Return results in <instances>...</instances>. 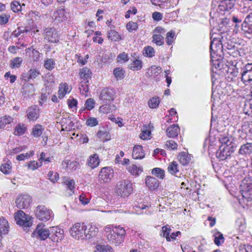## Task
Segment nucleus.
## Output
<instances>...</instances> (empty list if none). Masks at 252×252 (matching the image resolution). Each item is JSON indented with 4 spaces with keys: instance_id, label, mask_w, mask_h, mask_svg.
<instances>
[{
    "instance_id": "16",
    "label": "nucleus",
    "mask_w": 252,
    "mask_h": 252,
    "mask_svg": "<svg viewBox=\"0 0 252 252\" xmlns=\"http://www.w3.org/2000/svg\"><path fill=\"white\" fill-rule=\"evenodd\" d=\"M27 118L30 121H35L39 117V108L37 105L30 107L27 111Z\"/></svg>"
},
{
    "instance_id": "56",
    "label": "nucleus",
    "mask_w": 252,
    "mask_h": 252,
    "mask_svg": "<svg viewBox=\"0 0 252 252\" xmlns=\"http://www.w3.org/2000/svg\"><path fill=\"white\" fill-rule=\"evenodd\" d=\"M25 130L26 128L24 125L19 124L15 127L14 133L17 135H22L25 133Z\"/></svg>"
},
{
    "instance_id": "44",
    "label": "nucleus",
    "mask_w": 252,
    "mask_h": 252,
    "mask_svg": "<svg viewBox=\"0 0 252 252\" xmlns=\"http://www.w3.org/2000/svg\"><path fill=\"white\" fill-rule=\"evenodd\" d=\"M125 70L121 67H116L113 70V74L117 80L124 78Z\"/></svg>"
},
{
    "instance_id": "47",
    "label": "nucleus",
    "mask_w": 252,
    "mask_h": 252,
    "mask_svg": "<svg viewBox=\"0 0 252 252\" xmlns=\"http://www.w3.org/2000/svg\"><path fill=\"white\" fill-rule=\"evenodd\" d=\"M244 110L246 114L249 115H252V99L246 101Z\"/></svg>"
},
{
    "instance_id": "32",
    "label": "nucleus",
    "mask_w": 252,
    "mask_h": 252,
    "mask_svg": "<svg viewBox=\"0 0 252 252\" xmlns=\"http://www.w3.org/2000/svg\"><path fill=\"white\" fill-rule=\"evenodd\" d=\"M13 119L10 116L5 115L0 118V129L3 128L7 125L10 124Z\"/></svg>"
},
{
    "instance_id": "36",
    "label": "nucleus",
    "mask_w": 252,
    "mask_h": 252,
    "mask_svg": "<svg viewBox=\"0 0 252 252\" xmlns=\"http://www.w3.org/2000/svg\"><path fill=\"white\" fill-rule=\"evenodd\" d=\"M142 67V63L141 60L138 59H134L129 65V68L137 71L140 70Z\"/></svg>"
},
{
    "instance_id": "5",
    "label": "nucleus",
    "mask_w": 252,
    "mask_h": 252,
    "mask_svg": "<svg viewBox=\"0 0 252 252\" xmlns=\"http://www.w3.org/2000/svg\"><path fill=\"white\" fill-rule=\"evenodd\" d=\"M241 192L244 198L248 200L252 199V180L244 179L240 185Z\"/></svg>"
},
{
    "instance_id": "50",
    "label": "nucleus",
    "mask_w": 252,
    "mask_h": 252,
    "mask_svg": "<svg viewBox=\"0 0 252 252\" xmlns=\"http://www.w3.org/2000/svg\"><path fill=\"white\" fill-rule=\"evenodd\" d=\"M159 102L158 97H153L149 100L148 104L151 108H156L158 106Z\"/></svg>"
},
{
    "instance_id": "20",
    "label": "nucleus",
    "mask_w": 252,
    "mask_h": 252,
    "mask_svg": "<svg viewBox=\"0 0 252 252\" xmlns=\"http://www.w3.org/2000/svg\"><path fill=\"white\" fill-rule=\"evenodd\" d=\"M235 1V0H223L219 4V8L222 11H229L234 7Z\"/></svg>"
},
{
    "instance_id": "11",
    "label": "nucleus",
    "mask_w": 252,
    "mask_h": 252,
    "mask_svg": "<svg viewBox=\"0 0 252 252\" xmlns=\"http://www.w3.org/2000/svg\"><path fill=\"white\" fill-rule=\"evenodd\" d=\"M31 202V197L27 194H21L19 195L15 201L17 207L21 209L29 208Z\"/></svg>"
},
{
    "instance_id": "22",
    "label": "nucleus",
    "mask_w": 252,
    "mask_h": 252,
    "mask_svg": "<svg viewBox=\"0 0 252 252\" xmlns=\"http://www.w3.org/2000/svg\"><path fill=\"white\" fill-rule=\"evenodd\" d=\"M145 155L142 146L135 145L133 147L132 156L134 159H142L145 157Z\"/></svg>"
},
{
    "instance_id": "37",
    "label": "nucleus",
    "mask_w": 252,
    "mask_h": 252,
    "mask_svg": "<svg viewBox=\"0 0 252 252\" xmlns=\"http://www.w3.org/2000/svg\"><path fill=\"white\" fill-rule=\"evenodd\" d=\"M94 252H113L111 246L108 245H97Z\"/></svg>"
},
{
    "instance_id": "62",
    "label": "nucleus",
    "mask_w": 252,
    "mask_h": 252,
    "mask_svg": "<svg viewBox=\"0 0 252 252\" xmlns=\"http://www.w3.org/2000/svg\"><path fill=\"white\" fill-rule=\"evenodd\" d=\"M86 124L91 127L94 126L98 125V121L95 118L90 117L87 120Z\"/></svg>"
},
{
    "instance_id": "55",
    "label": "nucleus",
    "mask_w": 252,
    "mask_h": 252,
    "mask_svg": "<svg viewBox=\"0 0 252 252\" xmlns=\"http://www.w3.org/2000/svg\"><path fill=\"white\" fill-rule=\"evenodd\" d=\"M48 178L53 183H55L58 181L59 179V175L57 172H53V171L49 172L47 174Z\"/></svg>"
},
{
    "instance_id": "31",
    "label": "nucleus",
    "mask_w": 252,
    "mask_h": 252,
    "mask_svg": "<svg viewBox=\"0 0 252 252\" xmlns=\"http://www.w3.org/2000/svg\"><path fill=\"white\" fill-rule=\"evenodd\" d=\"M180 162L183 165H187L190 160V157L186 152L181 153L178 157Z\"/></svg>"
},
{
    "instance_id": "61",
    "label": "nucleus",
    "mask_w": 252,
    "mask_h": 252,
    "mask_svg": "<svg viewBox=\"0 0 252 252\" xmlns=\"http://www.w3.org/2000/svg\"><path fill=\"white\" fill-rule=\"evenodd\" d=\"M117 60L119 63H125L128 60V57L126 53L123 52L117 56Z\"/></svg>"
},
{
    "instance_id": "51",
    "label": "nucleus",
    "mask_w": 252,
    "mask_h": 252,
    "mask_svg": "<svg viewBox=\"0 0 252 252\" xmlns=\"http://www.w3.org/2000/svg\"><path fill=\"white\" fill-rule=\"evenodd\" d=\"M152 173L160 179H163L164 177V171L160 168H154Z\"/></svg>"
},
{
    "instance_id": "63",
    "label": "nucleus",
    "mask_w": 252,
    "mask_h": 252,
    "mask_svg": "<svg viewBox=\"0 0 252 252\" xmlns=\"http://www.w3.org/2000/svg\"><path fill=\"white\" fill-rule=\"evenodd\" d=\"M236 252H252V246L249 245L240 246Z\"/></svg>"
},
{
    "instance_id": "26",
    "label": "nucleus",
    "mask_w": 252,
    "mask_h": 252,
    "mask_svg": "<svg viewBox=\"0 0 252 252\" xmlns=\"http://www.w3.org/2000/svg\"><path fill=\"white\" fill-rule=\"evenodd\" d=\"M180 128L177 125H172L166 129L167 135L170 138H174L180 132Z\"/></svg>"
},
{
    "instance_id": "60",
    "label": "nucleus",
    "mask_w": 252,
    "mask_h": 252,
    "mask_svg": "<svg viewBox=\"0 0 252 252\" xmlns=\"http://www.w3.org/2000/svg\"><path fill=\"white\" fill-rule=\"evenodd\" d=\"M21 8L22 6L20 5V2L17 1H13L11 3V9L14 12L20 11Z\"/></svg>"
},
{
    "instance_id": "17",
    "label": "nucleus",
    "mask_w": 252,
    "mask_h": 252,
    "mask_svg": "<svg viewBox=\"0 0 252 252\" xmlns=\"http://www.w3.org/2000/svg\"><path fill=\"white\" fill-rule=\"evenodd\" d=\"M99 97L103 103H107V102L113 100L114 98L113 92L112 90L105 88L101 91Z\"/></svg>"
},
{
    "instance_id": "42",
    "label": "nucleus",
    "mask_w": 252,
    "mask_h": 252,
    "mask_svg": "<svg viewBox=\"0 0 252 252\" xmlns=\"http://www.w3.org/2000/svg\"><path fill=\"white\" fill-rule=\"evenodd\" d=\"M88 83L89 81H81L79 84V88L81 94L86 96V93L89 91Z\"/></svg>"
},
{
    "instance_id": "21",
    "label": "nucleus",
    "mask_w": 252,
    "mask_h": 252,
    "mask_svg": "<svg viewBox=\"0 0 252 252\" xmlns=\"http://www.w3.org/2000/svg\"><path fill=\"white\" fill-rule=\"evenodd\" d=\"M145 183L146 186L151 190H155L159 186L158 180L153 177L148 176L145 179Z\"/></svg>"
},
{
    "instance_id": "6",
    "label": "nucleus",
    "mask_w": 252,
    "mask_h": 252,
    "mask_svg": "<svg viewBox=\"0 0 252 252\" xmlns=\"http://www.w3.org/2000/svg\"><path fill=\"white\" fill-rule=\"evenodd\" d=\"M52 211L43 205L38 206L35 210V216L42 221H46L52 218Z\"/></svg>"
},
{
    "instance_id": "1",
    "label": "nucleus",
    "mask_w": 252,
    "mask_h": 252,
    "mask_svg": "<svg viewBox=\"0 0 252 252\" xmlns=\"http://www.w3.org/2000/svg\"><path fill=\"white\" fill-rule=\"evenodd\" d=\"M98 231L95 225L88 226L84 223L76 222L70 228V235L76 240H88L95 237Z\"/></svg>"
},
{
    "instance_id": "4",
    "label": "nucleus",
    "mask_w": 252,
    "mask_h": 252,
    "mask_svg": "<svg viewBox=\"0 0 252 252\" xmlns=\"http://www.w3.org/2000/svg\"><path fill=\"white\" fill-rule=\"evenodd\" d=\"M132 190V184L129 180H122L117 184L116 193L122 197L128 196L131 193Z\"/></svg>"
},
{
    "instance_id": "41",
    "label": "nucleus",
    "mask_w": 252,
    "mask_h": 252,
    "mask_svg": "<svg viewBox=\"0 0 252 252\" xmlns=\"http://www.w3.org/2000/svg\"><path fill=\"white\" fill-rule=\"evenodd\" d=\"M128 170L131 174L135 176H138L143 171L142 168L141 167H137L134 164L129 166Z\"/></svg>"
},
{
    "instance_id": "40",
    "label": "nucleus",
    "mask_w": 252,
    "mask_h": 252,
    "mask_svg": "<svg viewBox=\"0 0 252 252\" xmlns=\"http://www.w3.org/2000/svg\"><path fill=\"white\" fill-rule=\"evenodd\" d=\"M97 136L102 141H107L110 138L109 133L105 130H99L97 133Z\"/></svg>"
},
{
    "instance_id": "23",
    "label": "nucleus",
    "mask_w": 252,
    "mask_h": 252,
    "mask_svg": "<svg viewBox=\"0 0 252 252\" xmlns=\"http://www.w3.org/2000/svg\"><path fill=\"white\" fill-rule=\"evenodd\" d=\"M100 162L98 156L97 154H93L89 157L87 161V164L91 169H93L98 166Z\"/></svg>"
},
{
    "instance_id": "2",
    "label": "nucleus",
    "mask_w": 252,
    "mask_h": 252,
    "mask_svg": "<svg viewBox=\"0 0 252 252\" xmlns=\"http://www.w3.org/2000/svg\"><path fill=\"white\" fill-rule=\"evenodd\" d=\"M126 235L125 229L120 225L109 224L104 228V235L111 244L118 246L123 243Z\"/></svg>"
},
{
    "instance_id": "53",
    "label": "nucleus",
    "mask_w": 252,
    "mask_h": 252,
    "mask_svg": "<svg viewBox=\"0 0 252 252\" xmlns=\"http://www.w3.org/2000/svg\"><path fill=\"white\" fill-rule=\"evenodd\" d=\"M55 65V63L52 59H48L44 63V67L50 70L54 68Z\"/></svg>"
},
{
    "instance_id": "35",
    "label": "nucleus",
    "mask_w": 252,
    "mask_h": 252,
    "mask_svg": "<svg viewBox=\"0 0 252 252\" xmlns=\"http://www.w3.org/2000/svg\"><path fill=\"white\" fill-rule=\"evenodd\" d=\"M161 71V68L159 66H152L147 72V75L148 77L153 76H156Z\"/></svg>"
},
{
    "instance_id": "3",
    "label": "nucleus",
    "mask_w": 252,
    "mask_h": 252,
    "mask_svg": "<svg viewBox=\"0 0 252 252\" xmlns=\"http://www.w3.org/2000/svg\"><path fill=\"white\" fill-rule=\"evenodd\" d=\"M219 141L221 143L216 153V156L220 160L227 159L235 150V143L231 136L220 135Z\"/></svg>"
},
{
    "instance_id": "18",
    "label": "nucleus",
    "mask_w": 252,
    "mask_h": 252,
    "mask_svg": "<svg viewBox=\"0 0 252 252\" xmlns=\"http://www.w3.org/2000/svg\"><path fill=\"white\" fill-rule=\"evenodd\" d=\"M52 18L58 22H62L67 19V12L64 8L58 9L53 13Z\"/></svg>"
},
{
    "instance_id": "49",
    "label": "nucleus",
    "mask_w": 252,
    "mask_h": 252,
    "mask_svg": "<svg viewBox=\"0 0 252 252\" xmlns=\"http://www.w3.org/2000/svg\"><path fill=\"white\" fill-rule=\"evenodd\" d=\"M171 229L169 225H167L162 227V232L163 233V237L166 238V239L167 241H170V237L169 236L170 232L171 231Z\"/></svg>"
},
{
    "instance_id": "27",
    "label": "nucleus",
    "mask_w": 252,
    "mask_h": 252,
    "mask_svg": "<svg viewBox=\"0 0 252 252\" xmlns=\"http://www.w3.org/2000/svg\"><path fill=\"white\" fill-rule=\"evenodd\" d=\"M241 67H242L241 64L238 63H237L235 65L230 67V80H233L235 77H238L240 74L239 73V68H241Z\"/></svg>"
},
{
    "instance_id": "58",
    "label": "nucleus",
    "mask_w": 252,
    "mask_h": 252,
    "mask_svg": "<svg viewBox=\"0 0 252 252\" xmlns=\"http://www.w3.org/2000/svg\"><path fill=\"white\" fill-rule=\"evenodd\" d=\"M34 154V152L33 151H30L29 153H27L26 154H22L19 155H18L16 157V158L18 160H23L25 159H28L31 157H32Z\"/></svg>"
},
{
    "instance_id": "64",
    "label": "nucleus",
    "mask_w": 252,
    "mask_h": 252,
    "mask_svg": "<svg viewBox=\"0 0 252 252\" xmlns=\"http://www.w3.org/2000/svg\"><path fill=\"white\" fill-rule=\"evenodd\" d=\"M138 28V25L134 22H129L126 24V29L129 32L135 31Z\"/></svg>"
},
{
    "instance_id": "25",
    "label": "nucleus",
    "mask_w": 252,
    "mask_h": 252,
    "mask_svg": "<svg viewBox=\"0 0 252 252\" xmlns=\"http://www.w3.org/2000/svg\"><path fill=\"white\" fill-rule=\"evenodd\" d=\"M71 89H69L66 83H61L59 87L58 97L60 99H63L67 93H69Z\"/></svg>"
},
{
    "instance_id": "9",
    "label": "nucleus",
    "mask_w": 252,
    "mask_h": 252,
    "mask_svg": "<svg viewBox=\"0 0 252 252\" xmlns=\"http://www.w3.org/2000/svg\"><path fill=\"white\" fill-rule=\"evenodd\" d=\"M241 31L246 36L250 38L252 36V12L249 14L241 25Z\"/></svg>"
},
{
    "instance_id": "14",
    "label": "nucleus",
    "mask_w": 252,
    "mask_h": 252,
    "mask_svg": "<svg viewBox=\"0 0 252 252\" xmlns=\"http://www.w3.org/2000/svg\"><path fill=\"white\" fill-rule=\"evenodd\" d=\"M50 238L54 242H58L62 240L63 237V230L57 227H50Z\"/></svg>"
},
{
    "instance_id": "38",
    "label": "nucleus",
    "mask_w": 252,
    "mask_h": 252,
    "mask_svg": "<svg viewBox=\"0 0 252 252\" xmlns=\"http://www.w3.org/2000/svg\"><path fill=\"white\" fill-rule=\"evenodd\" d=\"M167 170L171 174L176 175L179 171L178 163L175 161L171 162L168 166Z\"/></svg>"
},
{
    "instance_id": "59",
    "label": "nucleus",
    "mask_w": 252,
    "mask_h": 252,
    "mask_svg": "<svg viewBox=\"0 0 252 252\" xmlns=\"http://www.w3.org/2000/svg\"><path fill=\"white\" fill-rule=\"evenodd\" d=\"M22 61L23 60L21 58H15L12 60L11 66L12 68H18L20 66Z\"/></svg>"
},
{
    "instance_id": "19",
    "label": "nucleus",
    "mask_w": 252,
    "mask_h": 252,
    "mask_svg": "<svg viewBox=\"0 0 252 252\" xmlns=\"http://www.w3.org/2000/svg\"><path fill=\"white\" fill-rule=\"evenodd\" d=\"M239 154L245 157L251 156L252 154V143L247 142L242 145L239 150Z\"/></svg>"
},
{
    "instance_id": "48",
    "label": "nucleus",
    "mask_w": 252,
    "mask_h": 252,
    "mask_svg": "<svg viewBox=\"0 0 252 252\" xmlns=\"http://www.w3.org/2000/svg\"><path fill=\"white\" fill-rule=\"evenodd\" d=\"M175 32L171 31L166 33L165 41L167 45H171L174 41Z\"/></svg>"
},
{
    "instance_id": "10",
    "label": "nucleus",
    "mask_w": 252,
    "mask_h": 252,
    "mask_svg": "<svg viewBox=\"0 0 252 252\" xmlns=\"http://www.w3.org/2000/svg\"><path fill=\"white\" fill-rule=\"evenodd\" d=\"M14 217L17 223L20 226L29 227L31 225L28 216L23 211H18L15 214Z\"/></svg>"
},
{
    "instance_id": "24",
    "label": "nucleus",
    "mask_w": 252,
    "mask_h": 252,
    "mask_svg": "<svg viewBox=\"0 0 252 252\" xmlns=\"http://www.w3.org/2000/svg\"><path fill=\"white\" fill-rule=\"evenodd\" d=\"M26 55L29 57V58L33 61H38L40 57L39 52L33 49L32 47L27 48L26 50Z\"/></svg>"
},
{
    "instance_id": "13",
    "label": "nucleus",
    "mask_w": 252,
    "mask_h": 252,
    "mask_svg": "<svg viewBox=\"0 0 252 252\" xmlns=\"http://www.w3.org/2000/svg\"><path fill=\"white\" fill-rule=\"evenodd\" d=\"M44 38L49 42L57 43L59 41V35L55 29L52 28H46L43 33Z\"/></svg>"
},
{
    "instance_id": "54",
    "label": "nucleus",
    "mask_w": 252,
    "mask_h": 252,
    "mask_svg": "<svg viewBox=\"0 0 252 252\" xmlns=\"http://www.w3.org/2000/svg\"><path fill=\"white\" fill-rule=\"evenodd\" d=\"M42 165L41 161L38 162L35 160L31 161L28 164V167L29 169L34 170Z\"/></svg>"
},
{
    "instance_id": "34",
    "label": "nucleus",
    "mask_w": 252,
    "mask_h": 252,
    "mask_svg": "<svg viewBox=\"0 0 252 252\" xmlns=\"http://www.w3.org/2000/svg\"><path fill=\"white\" fill-rule=\"evenodd\" d=\"M213 236L214 237V243L216 245L219 246L224 243V238L223 234L220 232L217 231L214 234Z\"/></svg>"
},
{
    "instance_id": "33",
    "label": "nucleus",
    "mask_w": 252,
    "mask_h": 252,
    "mask_svg": "<svg viewBox=\"0 0 252 252\" xmlns=\"http://www.w3.org/2000/svg\"><path fill=\"white\" fill-rule=\"evenodd\" d=\"M79 74L82 81H89V78L91 77V72L88 68L84 67L80 70Z\"/></svg>"
},
{
    "instance_id": "7",
    "label": "nucleus",
    "mask_w": 252,
    "mask_h": 252,
    "mask_svg": "<svg viewBox=\"0 0 252 252\" xmlns=\"http://www.w3.org/2000/svg\"><path fill=\"white\" fill-rule=\"evenodd\" d=\"M50 229L45 228L43 223H41L37 225L32 234V236L41 240H45L47 238H50Z\"/></svg>"
},
{
    "instance_id": "43",
    "label": "nucleus",
    "mask_w": 252,
    "mask_h": 252,
    "mask_svg": "<svg viewBox=\"0 0 252 252\" xmlns=\"http://www.w3.org/2000/svg\"><path fill=\"white\" fill-rule=\"evenodd\" d=\"M108 37L113 41H119L121 39V36L118 32L114 30H110L108 32Z\"/></svg>"
},
{
    "instance_id": "28",
    "label": "nucleus",
    "mask_w": 252,
    "mask_h": 252,
    "mask_svg": "<svg viewBox=\"0 0 252 252\" xmlns=\"http://www.w3.org/2000/svg\"><path fill=\"white\" fill-rule=\"evenodd\" d=\"M60 123L63 130H68L71 128L73 125V122L69 117L62 118Z\"/></svg>"
},
{
    "instance_id": "29",
    "label": "nucleus",
    "mask_w": 252,
    "mask_h": 252,
    "mask_svg": "<svg viewBox=\"0 0 252 252\" xmlns=\"http://www.w3.org/2000/svg\"><path fill=\"white\" fill-rule=\"evenodd\" d=\"M151 134L150 126L149 125L144 126L142 129L140 137L143 140H148L150 139Z\"/></svg>"
},
{
    "instance_id": "12",
    "label": "nucleus",
    "mask_w": 252,
    "mask_h": 252,
    "mask_svg": "<svg viewBox=\"0 0 252 252\" xmlns=\"http://www.w3.org/2000/svg\"><path fill=\"white\" fill-rule=\"evenodd\" d=\"M113 170L109 167L102 168L98 175V180L101 182L107 183L113 176Z\"/></svg>"
},
{
    "instance_id": "52",
    "label": "nucleus",
    "mask_w": 252,
    "mask_h": 252,
    "mask_svg": "<svg viewBox=\"0 0 252 252\" xmlns=\"http://www.w3.org/2000/svg\"><path fill=\"white\" fill-rule=\"evenodd\" d=\"M64 183L67 186V188L71 192L70 194H72L74 192L73 189L75 188V181L73 179H67Z\"/></svg>"
},
{
    "instance_id": "8",
    "label": "nucleus",
    "mask_w": 252,
    "mask_h": 252,
    "mask_svg": "<svg viewBox=\"0 0 252 252\" xmlns=\"http://www.w3.org/2000/svg\"><path fill=\"white\" fill-rule=\"evenodd\" d=\"M241 81L245 84L252 81V63H247L241 67Z\"/></svg>"
},
{
    "instance_id": "15",
    "label": "nucleus",
    "mask_w": 252,
    "mask_h": 252,
    "mask_svg": "<svg viewBox=\"0 0 252 252\" xmlns=\"http://www.w3.org/2000/svg\"><path fill=\"white\" fill-rule=\"evenodd\" d=\"M220 40L219 39L217 38H214L211 41L210 44V53H211V58L212 59V62H213V60H212L213 55L212 53L214 52V53H219L220 51H222L223 48V45L220 42Z\"/></svg>"
},
{
    "instance_id": "57",
    "label": "nucleus",
    "mask_w": 252,
    "mask_h": 252,
    "mask_svg": "<svg viewBox=\"0 0 252 252\" xmlns=\"http://www.w3.org/2000/svg\"><path fill=\"white\" fill-rule=\"evenodd\" d=\"M95 101L94 99L90 98L87 99L85 103V108L88 110L93 109L94 107Z\"/></svg>"
},
{
    "instance_id": "39",
    "label": "nucleus",
    "mask_w": 252,
    "mask_h": 252,
    "mask_svg": "<svg viewBox=\"0 0 252 252\" xmlns=\"http://www.w3.org/2000/svg\"><path fill=\"white\" fill-rule=\"evenodd\" d=\"M44 130V128L41 125H36L32 129V134L35 137L40 136Z\"/></svg>"
},
{
    "instance_id": "46",
    "label": "nucleus",
    "mask_w": 252,
    "mask_h": 252,
    "mask_svg": "<svg viewBox=\"0 0 252 252\" xmlns=\"http://www.w3.org/2000/svg\"><path fill=\"white\" fill-rule=\"evenodd\" d=\"M11 163L9 161L2 164L0 166V171L4 174H9L11 171Z\"/></svg>"
},
{
    "instance_id": "45",
    "label": "nucleus",
    "mask_w": 252,
    "mask_h": 252,
    "mask_svg": "<svg viewBox=\"0 0 252 252\" xmlns=\"http://www.w3.org/2000/svg\"><path fill=\"white\" fill-rule=\"evenodd\" d=\"M152 38L153 42L157 45L161 46L164 44V37L162 35L153 34Z\"/></svg>"
},
{
    "instance_id": "30",
    "label": "nucleus",
    "mask_w": 252,
    "mask_h": 252,
    "mask_svg": "<svg viewBox=\"0 0 252 252\" xmlns=\"http://www.w3.org/2000/svg\"><path fill=\"white\" fill-rule=\"evenodd\" d=\"M8 221L3 218H0V234H5L8 231Z\"/></svg>"
}]
</instances>
